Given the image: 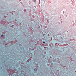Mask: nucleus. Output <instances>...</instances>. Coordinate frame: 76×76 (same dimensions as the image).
Segmentation results:
<instances>
[{"instance_id": "nucleus-3", "label": "nucleus", "mask_w": 76, "mask_h": 76, "mask_svg": "<svg viewBox=\"0 0 76 76\" xmlns=\"http://www.w3.org/2000/svg\"><path fill=\"white\" fill-rule=\"evenodd\" d=\"M3 35H2L1 36V37H3Z\"/></svg>"}, {"instance_id": "nucleus-2", "label": "nucleus", "mask_w": 76, "mask_h": 76, "mask_svg": "<svg viewBox=\"0 0 76 76\" xmlns=\"http://www.w3.org/2000/svg\"><path fill=\"white\" fill-rule=\"evenodd\" d=\"M34 71H37V69H34Z\"/></svg>"}, {"instance_id": "nucleus-1", "label": "nucleus", "mask_w": 76, "mask_h": 76, "mask_svg": "<svg viewBox=\"0 0 76 76\" xmlns=\"http://www.w3.org/2000/svg\"><path fill=\"white\" fill-rule=\"evenodd\" d=\"M36 1H36V0H34V2H36Z\"/></svg>"}, {"instance_id": "nucleus-4", "label": "nucleus", "mask_w": 76, "mask_h": 76, "mask_svg": "<svg viewBox=\"0 0 76 76\" xmlns=\"http://www.w3.org/2000/svg\"><path fill=\"white\" fill-rule=\"evenodd\" d=\"M45 42H43V43L44 44V43H45Z\"/></svg>"}]
</instances>
